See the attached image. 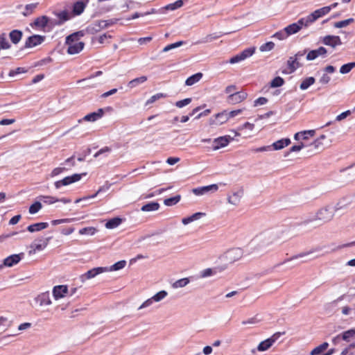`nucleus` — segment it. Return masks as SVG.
I'll use <instances>...</instances> for the list:
<instances>
[{"label": "nucleus", "instance_id": "60", "mask_svg": "<svg viewBox=\"0 0 355 355\" xmlns=\"http://www.w3.org/2000/svg\"><path fill=\"white\" fill-rule=\"evenodd\" d=\"M288 36V34L286 33V32L285 31L284 28L283 30H281L277 33H275L273 35H272V37L273 38H277L279 40H285L286 38H287Z\"/></svg>", "mask_w": 355, "mask_h": 355}, {"label": "nucleus", "instance_id": "51", "mask_svg": "<svg viewBox=\"0 0 355 355\" xmlns=\"http://www.w3.org/2000/svg\"><path fill=\"white\" fill-rule=\"evenodd\" d=\"M42 206L40 202L36 201L33 204H32L29 207V213L31 214H35L37 213L41 209Z\"/></svg>", "mask_w": 355, "mask_h": 355}, {"label": "nucleus", "instance_id": "58", "mask_svg": "<svg viewBox=\"0 0 355 355\" xmlns=\"http://www.w3.org/2000/svg\"><path fill=\"white\" fill-rule=\"evenodd\" d=\"M215 274H216L215 270H214L212 268H206L205 270H202L200 272V276L202 278H206V277L212 276V275H214Z\"/></svg>", "mask_w": 355, "mask_h": 355}, {"label": "nucleus", "instance_id": "37", "mask_svg": "<svg viewBox=\"0 0 355 355\" xmlns=\"http://www.w3.org/2000/svg\"><path fill=\"white\" fill-rule=\"evenodd\" d=\"M159 208V204L156 202H151L143 205L141 208L142 211H157Z\"/></svg>", "mask_w": 355, "mask_h": 355}, {"label": "nucleus", "instance_id": "16", "mask_svg": "<svg viewBox=\"0 0 355 355\" xmlns=\"http://www.w3.org/2000/svg\"><path fill=\"white\" fill-rule=\"evenodd\" d=\"M218 189V186L216 184H213L208 186L195 188L192 191L196 196H202L209 192H215Z\"/></svg>", "mask_w": 355, "mask_h": 355}, {"label": "nucleus", "instance_id": "36", "mask_svg": "<svg viewBox=\"0 0 355 355\" xmlns=\"http://www.w3.org/2000/svg\"><path fill=\"white\" fill-rule=\"evenodd\" d=\"M255 50H256L255 47L248 48V49H245V50H243L240 53H238V55L239 56L240 60L241 61H243L245 59L251 57L254 53Z\"/></svg>", "mask_w": 355, "mask_h": 355}, {"label": "nucleus", "instance_id": "39", "mask_svg": "<svg viewBox=\"0 0 355 355\" xmlns=\"http://www.w3.org/2000/svg\"><path fill=\"white\" fill-rule=\"evenodd\" d=\"M121 223V219L120 218H113L109 220L105 223V227L107 229H114L117 227Z\"/></svg>", "mask_w": 355, "mask_h": 355}, {"label": "nucleus", "instance_id": "49", "mask_svg": "<svg viewBox=\"0 0 355 355\" xmlns=\"http://www.w3.org/2000/svg\"><path fill=\"white\" fill-rule=\"evenodd\" d=\"M168 295V293L166 291H161L156 294H155L153 297V300L155 302H159L164 300Z\"/></svg>", "mask_w": 355, "mask_h": 355}, {"label": "nucleus", "instance_id": "57", "mask_svg": "<svg viewBox=\"0 0 355 355\" xmlns=\"http://www.w3.org/2000/svg\"><path fill=\"white\" fill-rule=\"evenodd\" d=\"M275 47V44L272 42H268L266 43L263 44L259 50L261 52L270 51Z\"/></svg>", "mask_w": 355, "mask_h": 355}, {"label": "nucleus", "instance_id": "44", "mask_svg": "<svg viewBox=\"0 0 355 355\" xmlns=\"http://www.w3.org/2000/svg\"><path fill=\"white\" fill-rule=\"evenodd\" d=\"M181 199V196L180 195H177L175 196L166 198L164 200V204L166 206L170 207L176 205Z\"/></svg>", "mask_w": 355, "mask_h": 355}, {"label": "nucleus", "instance_id": "33", "mask_svg": "<svg viewBox=\"0 0 355 355\" xmlns=\"http://www.w3.org/2000/svg\"><path fill=\"white\" fill-rule=\"evenodd\" d=\"M110 184H107V185H104V186H102L101 187L98 191L93 195L92 196H86V197H84L83 198H79V199H77L75 202L76 203H78L82 200H87V199H90V198H94L95 197L97 196V195L100 193H102V192H105L107 191L109 189H110Z\"/></svg>", "mask_w": 355, "mask_h": 355}, {"label": "nucleus", "instance_id": "45", "mask_svg": "<svg viewBox=\"0 0 355 355\" xmlns=\"http://www.w3.org/2000/svg\"><path fill=\"white\" fill-rule=\"evenodd\" d=\"M38 198L43 201L44 203L47 205H52L58 202V198L51 196H40Z\"/></svg>", "mask_w": 355, "mask_h": 355}, {"label": "nucleus", "instance_id": "28", "mask_svg": "<svg viewBox=\"0 0 355 355\" xmlns=\"http://www.w3.org/2000/svg\"><path fill=\"white\" fill-rule=\"evenodd\" d=\"M254 128V124L245 122L243 125L239 126L236 130H232L234 133L235 136H240L241 134L239 133L240 131H243L245 130H248L250 132H252Z\"/></svg>", "mask_w": 355, "mask_h": 355}, {"label": "nucleus", "instance_id": "42", "mask_svg": "<svg viewBox=\"0 0 355 355\" xmlns=\"http://www.w3.org/2000/svg\"><path fill=\"white\" fill-rule=\"evenodd\" d=\"M329 344L327 343H323L319 346L315 347L311 352V355H319L322 354L325 349H327Z\"/></svg>", "mask_w": 355, "mask_h": 355}, {"label": "nucleus", "instance_id": "27", "mask_svg": "<svg viewBox=\"0 0 355 355\" xmlns=\"http://www.w3.org/2000/svg\"><path fill=\"white\" fill-rule=\"evenodd\" d=\"M205 215V214L203 212H196L189 217L182 218V223L184 225H187L191 223V222L199 220L200 218H201V217H202Z\"/></svg>", "mask_w": 355, "mask_h": 355}, {"label": "nucleus", "instance_id": "38", "mask_svg": "<svg viewBox=\"0 0 355 355\" xmlns=\"http://www.w3.org/2000/svg\"><path fill=\"white\" fill-rule=\"evenodd\" d=\"M126 265V261L124 260L119 261L110 267H105L106 272L119 270L123 268Z\"/></svg>", "mask_w": 355, "mask_h": 355}, {"label": "nucleus", "instance_id": "2", "mask_svg": "<svg viewBox=\"0 0 355 355\" xmlns=\"http://www.w3.org/2000/svg\"><path fill=\"white\" fill-rule=\"evenodd\" d=\"M83 35L81 32H76L66 37L65 44L67 46L68 54L75 55L83 49L85 44L80 41V37Z\"/></svg>", "mask_w": 355, "mask_h": 355}, {"label": "nucleus", "instance_id": "53", "mask_svg": "<svg viewBox=\"0 0 355 355\" xmlns=\"http://www.w3.org/2000/svg\"><path fill=\"white\" fill-rule=\"evenodd\" d=\"M96 232V229L93 227H87L80 229L79 230V234L81 235L87 234V235H94Z\"/></svg>", "mask_w": 355, "mask_h": 355}, {"label": "nucleus", "instance_id": "63", "mask_svg": "<svg viewBox=\"0 0 355 355\" xmlns=\"http://www.w3.org/2000/svg\"><path fill=\"white\" fill-rule=\"evenodd\" d=\"M252 152L254 153H261V152H266V151H270L272 150V146L270 145L268 146H264L259 148H252Z\"/></svg>", "mask_w": 355, "mask_h": 355}, {"label": "nucleus", "instance_id": "25", "mask_svg": "<svg viewBox=\"0 0 355 355\" xmlns=\"http://www.w3.org/2000/svg\"><path fill=\"white\" fill-rule=\"evenodd\" d=\"M35 301L39 304L40 306H49L51 304V300L49 292L42 293L38 295L35 298Z\"/></svg>", "mask_w": 355, "mask_h": 355}, {"label": "nucleus", "instance_id": "41", "mask_svg": "<svg viewBox=\"0 0 355 355\" xmlns=\"http://www.w3.org/2000/svg\"><path fill=\"white\" fill-rule=\"evenodd\" d=\"M0 47L1 49H9L11 47L5 33L0 34Z\"/></svg>", "mask_w": 355, "mask_h": 355}, {"label": "nucleus", "instance_id": "62", "mask_svg": "<svg viewBox=\"0 0 355 355\" xmlns=\"http://www.w3.org/2000/svg\"><path fill=\"white\" fill-rule=\"evenodd\" d=\"M191 102V98H184L181 101H178L175 103V106L182 108L187 105H189Z\"/></svg>", "mask_w": 355, "mask_h": 355}, {"label": "nucleus", "instance_id": "1", "mask_svg": "<svg viewBox=\"0 0 355 355\" xmlns=\"http://www.w3.org/2000/svg\"><path fill=\"white\" fill-rule=\"evenodd\" d=\"M279 240V232L277 231H267L258 235L254 242L258 250H266L270 248Z\"/></svg>", "mask_w": 355, "mask_h": 355}, {"label": "nucleus", "instance_id": "48", "mask_svg": "<svg viewBox=\"0 0 355 355\" xmlns=\"http://www.w3.org/2000/svg\"><path fill=\"white\" fill-rule=\"evenodd\" d=\"M355 67V62H349L341 66L340 73L346 74L349 73Z\"/></svg>", "mask_w": 355, "mask_h": 355}, {"label": "nucleus", "instance_id": "52", "mask_svg": "<svg viewBox=\"0 0 355 355\" xmlns=\"http://www.w3.org/2000/svg\"><path fill=\"white\" fill-rule=\"evenodd\" d=\"M165 97H166V94L164 93H157L152 96L149 99H148L147 101L146 102V105H148L152 104L155 103L156 101Z\"/></svg>", "mask_w": 355, "mask_h": 355}, {"label": "nucleus", "instance_id": "61", "mask_svg": "<svg viewBox=\"0 0 355 355\" xmlns=\"http://www.w3.org/2000/svg\"><path fill=\"white\" fill-rule=\"evenodd\" d=\"M302 134V139H308L309 137H312L315 135V131L314 130H304L300 132Z\"/></svg>", "mask_w": 355, "mask_h": 355}, {"label": "nucleus", "instance_id": "22", "mask_svg": "<svg viewBox=\"0 0 355 355\" xmlns=\"http://www.w3.org/2000/svg\"><path fill=\"white\" fill-rule=\"evenodd\" d=\"M327 49L324 47L320 46L317 49L310 51L306 55V60L309 61L314 60L317 58L325 56Z\"/></svg>", "mask_w": 355, "mask_h": 355}, {"label": "nucleus", "instance_id": "5", "mask_svg": "<svg viewBox=\"0 0 355 355\" xmlns=\"http://www.w3.org/2000/svg\"><path fill=\"white\" fill-rule=\"evenodd\" d=\"M309 24L306 18H301L297 22L291 24L284 28L285 31L288 34V36L297 33L301 30L303 26H309Z\"/></svg>", "mask_w": 355, "mask_h": 355}, {"label": "nucleus", "instance_id": "50", "mask_svg": "<svg viewBox=\"0 0 355 355\" xmlns=\"http://www.w3.org/2000/svg\"><path fill=\"white\" fill-rule=\"evenodd\" d=\"M354 336H355V329H354L345 331L343 333L342 335H340V337H342V339L347 342H349V339Z\"/></svg>", "mask_w": 355, "mask_h": 355}, {"label": "nucleus", "instance_id": "40", "mask_svg": "<svg viewBox=\"0 0 355 355\" xmlns=\"http://www.w3.org/2000/svg\"><path fill=\"white\" fill-rule=\"evenodd\" d=\"M315 78L313 77H308L302 80L300 85V88L302 90L307 89L311 85L315 83Z\"/></svg>", "mask_w": 355, "mask_h": 355}, {"label": "nucleus", "instance_id": "55", "mask_svg": "<svg viewBox=\"0 0 355 355\" xmlns=\"http://www.w3.org/2000/svg\"><path fill=\"white\" fill-rule=\"evenodd\" d=\"M184 43V42L183 41H179V42H177L175 43H173V44H168L167 46H166L163 49H162V52H168L172 49H174L175 48H178V47H180Z\"/></svg>", "mask_w": 355, "mask_h": 355}, {"label": "nucleus", "instance_id": "15", "mask_svg": "<svg viewBox=\"0 0 355 355\" xmlns=\"http://www.w3.org/2000/svg\"><path fill=\"white\" fill-rule=\"evenodd\" d=\"M242 256L243 250L241 248H233L225 253V258L230 263L239 260Z\"/></svg>", "mask_w": 355, "mask_h": 355}, {"label": "nucleus", "instance_id": "64", "mask_svg": "<svg viewBox=\"0 0 355 355\" xmlns=\"http://www.w3.org/2000/svg\"><path fill=\"white\" fill-rule=\"evenodd\" d=\"M154 302H154V300H153V298L150 297V298L146 300V301H144L141 304V306L138 308V310H141V309L149 307V306H152Z\"/></svg>", "mask_w": 355, "mask_h": 355}, {"label": "nucleus", "instance_id": "34", "mask_svg": "<svg viewBox=\"0 0 355 355\" xmlns=\"http://www.w3.org/2000/svg\"><path fill=\"white\" fill-rule=\"evenodd\" d=\"M86 7V3L82 1L76 2L73 6V13L75 15H80L82 14Z\"/></svg>", "mask_w": 355, "mask_h": 355}, {"label": "nucleus", "instance_id": "30", "mask_svg": "<svg viewBox=\"0 0 355 355\" xmlns=\"http://www.w3.org/2000/svg\"><path fill=\"white\" fill-rule=\"evenodd\" d=\"M287 65L291 73L295 71L301 66L299 60L293 56H291L288 58L287 61Z\"/></svg>", "mask_w": 355, "mask_h": 355}, {"label": "nucleus", "instance_id": "4", "mask_svg": "<svg viewBox=\"0 0 355 355\" xmlns=\"http://www.w3.org/2000/svg\"><path fill=\"white\" fill-rule=\"evenodd\" d=\"M32 26H35L37 28L45 30V28H48L49 29H52L54 27L53 19L49 18L46 15H42L39 17H37Z\"/></svg>", "mask_w": 355, "mask_h": 355}, {"label": "nucleus", "instance_id": "7", "mask_svg": "<svg viewBox=\"0 0 355 355\" xmlns=\"http://www.w3.org/2000/svg\"><path fill=\"white\" fill-rule=\"evenodd\" d=\"M331 11V8L324 6L321 8L315 10L314 12L306 16V20H307V22L309 25L313 23L315 21H316L318 19L327 15Z\"/></svg>", "mask_w": 355, "mask_h": 355}, {"label": "nucleus", "instance_id": "11", "mask_svg": "<svg viewBox=\"0 0 355 355\" xmlns=\"http://www.w3.org/2000/svg\"><path fill=\"white\" fill-rule=\"evenodd\" d=\"M244 195V190L242 188L233 191L231 194L227 196V202L232 205L237 207L243 196Z\"/></svg>", "mask_w": 355, "mask_h": 355}, {"label": "nucleus", "instance_id": "31", "mask_svg": "<svg viewBox=\"0 0 355 355\" xmlns=\"http://www.w3.org/2000/svg\"><path fill=\"white\" fill-rule=\"evenodd\" d=\"M22 32L19 30H13L9 34V37L14 44H18L22 37Z\"/></svg>", "mask_w": 355, "mask_h": 355}, {"label": "nucleus", "instance_id": "56", "mask_svg": "<svg viewBox=\"0 0 355 355\" xmlns=\"http://www.w3.org/2000/svg\"><path fill=\"white\" fill-rule=\"evenodd\" d=\"M284 80L282 78L277 76L275 77L270 83L271 87H278L284 85Z\"/></svg>", "mask_w": 355, "mask_h": 355}, {"label": "nucleus", "instance_id": "47", "mask_svg": "<svg viewBox=\"0 0 355 355\" xmlns=\"http://www.w3.org/2000/svg\"><path fill=\"white\" fill-rule=\"evenodd\" d=\"M37 6H38V3L27 4L25 6V10L22 13L23 15L28 16V15H31V13H33V12L35 10V9L37 7Z\"/></svg>", "mask_w": 355, "mask_h": 355}, {"label": "nucleus", "instance_id": "26", "mask_svg": "<svg viewBox=\"0 0 355 355\" xmlns=\"http://www.w3.org/2000/svg\"><path fill=\"white\" fill-rule=\"evenodd\" d=\"M290 144L291 139L288 138H284L272 143L270 146H272V150H279L288 146Z\"/></svg>", "mask_w": 355, "mask_h": 355}, {"label": "nucleus", "instance_id": "21", "mask_svg": "<svg viewBox=\"0 0 355 355\" xmlns=\"http://www.w3.org/2000/svg\"><path fill=\"white\" fill-rule=\"evenodd\" d=\"M103 110L100 108L96 112H94L85 115L82 119H79L78 122L80 123L82 121L94 122L100 119L103 115Z\"/></svg>", "mask_w": 355, "mask_h": 355}, {"label": "nucleus", "instance_id": "59", "mask_svg": "<svg viewBox=\"0 0 355 355\" xmlns=\"http://www.w3.org/2000/svg\"><path fill=\"white\" fill-rule=\"evenodd\" d=\"M311 147L313 148L316 150H322L324 149V145L323 144L322 141L317 139L311 144Z\"/></svg>", "mask_w": 355, "mask_h": 355}, {"label": "nucleus", "instance_id": "13", "mask_svg": "<svg viewBox=\"0 0 355 355\" xmlns=\"http://www.w3.org/2000/svg\"><path fill=\"white\" fill-rule=\"evenodd\" d=\"M106 270H107L106 268H104V267L94 268L88 270L87 272L83 274L80 277V279L81 282H84L86 280H88V279L95 277L96 275H98L101 273L105 272Z\"/></svg>", "mask_w": 355, "mask_h": 355}, {"label": "nucleus", "instance_id": "17", "mask_svg": "<svg viewBox=\"0 0 355 355\" xmlns=\"http://www.w3.org/2000/svg\"><path fill=\"white\" fill-rule=\"evenodd\" d=\"M44 37L39 35H33L27 38L25 42V48H33L42 44Z\"/></svg>", "mask_w": 355, "mask_h": 355}, {"label": "nucleus", "instance_id": "24", "mask_svg": "<svg viewBox=\"0 0 355 355\" xmlns=\"http://www.w3.org/2000/svg\"><path fill=\"white\" fill-rule=\"evenodd\" d=\"M322 42L324 44L334 48L342 44L340 37L336 35L325 36L322 40Z\"/></svg>", "mask_w": 355, "mask_h": 355}, {"label": "nucleus", "instance_id": "35", "mask_svg": "<svg viewBox=\"0 0 355 355\" xmlns=\"http://www.w3.org/2000/svg\"><path fill=\"white\" fill-rule=\"evenodd\" d=\"M146 80H147V77L145 76H140L139 78H136L130 80L128 83V87L130 89H132V88H135V87H137L138 85H139L141 84H143Z\"/></svg>", "mask_w": 355, "mask_h": 355}, {"label": "nucleus", "instance_id": "19", "mask_svg": "<svg viewBox=\"0 0 355 355\" xmlns=\"http://www.w3.org/2000/svg\"><path fill=\"white\" fill-rule=\"evenodd\" d=\"M111 24H112V21L111 20L97 21L89 26V30L92 33H94V32L96 33L103 29L107 28Z\"/></svg>", "mask_w": 355, "mask_h": 355}, {"label": "nucleus", "instance_id": "3", "mask_svg": "<svg viewBox=\"0 0 355 355\" xmlns=\"http://www.w3.org/2000/svg\"><path fill=\"white\" fill-rule=\"evenodd\" d=\"M338 205H339V204L337 205L336 207H334L331 206H327V207L320 209L316 213V215L315 216L314 218L309 220V221H305L304 223H306L307 222H311L313 220H322L324 223L331 220L334 216L335 211L341 207H338Z\"/></svg>", "mask_w": 355, "mask_h": 355}, {"label": "nucleus", "instance_id": "14", "mask_svg": "<svg viewBox=\"0 0 355 355\" xmlns=\"http://www.w3.org/2000/svg\"><path fill=\"white\" fill-rule=\"evenodd\" d=\"M49 238L41 239L35 240L31 245V250L29 251V254H35L36 252L43 250L48 245Z\"/></svg>", "mask_w": 355, "mask_h": 355}, {"label": "nucleus", "instance_id": "29", "mask_svg": "<svg viewBox=\"0 0 355 355\" xmlns=\"http://www.w3.org/2000/svg\"><path fill=\"white\" fill-rule=\"evenodd\" d=\"M48 226L49 224L47 223H37L28 225L27 230L30 232H35L46 229Z\"/></svg>", "mask_w": 355, "mask_h": 355}, {"label": "nucleus", "instance_id": "12", "mask_svg": "<svg viewBox=\"0 0 355 355\" xmlns=\"http://www.w3.org/2000/svg\"><path fill=\"white\" fill-rule=\"evenodd\" d=\"M228 119L227 111L224 110L211 116L209 119V124L214 126H218L226 123Z\"/></svg>", "mask_w": 355, "mask_h": 355}, {"label": "nucleus", "instance_id": "54", "mask_svg": "<svg viewBox=\"0 0 355 355\" xmlns=\"http://www.w3.org/2000/svg\"><path fill=\"white\" fill-rule=\"evenodd\" d=\"M353 21H354V19L353 18H349V19H345V20H343V21H340L336 22L334 24V27L338 28H343V27H345V26H348L349 24H350Z\"/></svg>", "mask_w": 355, "mask_h": 355}, {"label": "nucleus", "instance_id": "20", "mask_svg": "<svg viewBox=\"0 0 355 355\" xmlns=\"http://www.w3.org/2000/svg\"><path fill=\"white\" fill-rule=\"evenodd\" d=\"M68 293V288L66 285L55 286L53 288V296L55 300L66 296Z\"/></svg>", "mask_w": 355, "mask_h": 355}, {"label": "nucleus", "instance_id": "10", "mask_svg": "<svg viewBox=\"0 0 355 355\" xmlns=\"http://www.w3.org/2000/svg\"><path fill=\"white\" fill-rule=\"evenodd\" d=\"M24 257L23 252L8 256L3 259V263L0 265V269L3 267H12L17 264Z\"/></svg>", "mask_w": 355, "mask_h": 355}, {"label": "nucleus", "instance_id": "46", "mask_svg": "<svg viewBox=\"0 0 355 355\" xmlns=\"http://www.w3.org/2000/svg\"><path fill=\"white\" fill-rule=\"evenodd\" d=\"M182 6H183L182 0H178L174 3L168 4L163 9L169 10H175L179 8H181Z\"/></svg>", "mask_w": 355, "mask_h": 355}, {"label": "nucleus", "instance_id": "9", "mask_svg": "<svg viewBox=\"0 0 355 355\" xmlns=\"http://www.w3.org/2000/svg\"><path fill=\"white\" fill-rule=\"evenodd\" d=\"M233 139L234 138L230 135L217 137L212 141V149L214 150H217L220 148L226 147L232 141H233Z\"/></svg>", "mask_w": 355, "mask_h": 355}, {"label": "nucleus", "instance_id": "8", "mask_svg": "<svg viewBox=\"0 0 355 355\" xmlns=\"http://www.w3.org/2000/svg\"><path fill=\"white\" fill-rule=\"evenodd\" d=\"M282 334L284 333L277 332L269 338L261 342L257 346V350L259 352L268 350Z\"/></svg>", "mask_w": 355, "mask_h": 355}, {"label": "nucleus", "instance_id": "23", "mask_svg": "<svg viewBox=\"0 0 355 355\" xmlns=\"http://www.w3.org/2000/svg\"><path fill=\"white\" fill-rule=\"evenodd\" d=\"M55 15L58 18V19H53L54 27L63 24L65 21L70 19V15L67 10H63L60 12H55Z\"/></svg>", "mask_w": 355, "mask_h": 355}, {"label": "nucleus", "instance_id": "18", "mask_svg": "<svg viewBox=\"0 0 355 355\" xmlns=\"http://www.w3.org/2000/svg\"><path fill=\"white\" fill-rule=\"evenodd\" d=\"M247 98V94L244 92H235L227 97V101L230 104H236L242 102Z\"/></svg>", "mask_w": 355, "mask_h": 355}, {"label": "nucleus", "instance_id": "6", "mask_svg": "<svg viewBox=\"0 0 355 355\" xmlns=\"http://www.w3.org/2000/svg\"><path fill=\"white\" fill-rule=\"evenodd\" d=\"M86 173H75L72 175L65 177L64 179L57 181L55 182V187L58 189L62 186H67L70 184L79 181L83 175H85Z\"/></svg>", "mask_w": 355, "mask_h": 355}, {"label": "nucleus", "instance_id": "43", "mask_svg": "<svg viewBox=\"0 0 355 355\" xmlns=\"http://www.w3.org/2000/svg\"><path fill=\"white\" fill-rule=\"evenodd\" d=\"M190 282L189 278H182L175 281L172 284L173 288H180L186 286Z\"/></svg>", "mask_w": 355, "mask_h": 355}, {"label": "nucleus", "instance_id": "32", "mask_svg": "<svg viewBox=\"0 0 355 355\" xmlns=\"http://www.w3.org/2000/svg\"><path fill=\"white\" fill-rule=\"evenodd\" d=\"M202 76H203L202 73L200 72L196 73L191 76L186 80L185 85L187 86L193 85L194 84L197 83L198 82H199L201 80V78H202Z\"/></svg>", "mask_w": 355, "mask_h": 355}]
</instances>
